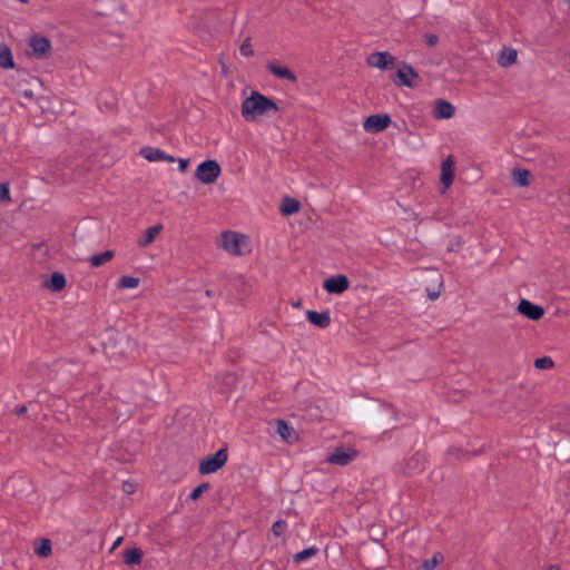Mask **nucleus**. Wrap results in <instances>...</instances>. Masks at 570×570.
<instances>
[{
    "mask_svg": "<svg viewBox=\"0 0 570 570\" xmlns=\"http://www.w3.org/2000/svg\"><path fill=\"white\" fill-rule=\"evenodd\" d=\"M317 553V549L312 547L294 554L293 560L296 563L303 562Z\"/></svg>",
    "mask_w": 570,
    "mask_h": 570,
    "instance_id": "obj_29",
    "label": "nucleus"
},
{
    "mask_svg": "<svg viewBox=\"0 0 570 570\" xmlns=\"http://www.w3.org/2000/svg\"><path fill=\"white\" fill-rule=\"evenodd\" d=\"M517 57H518V52L515 49L504 48L499 53L498 63L504 68L510 67L511 65H513L517 61Z\"/></svg>",
    "mask_w": 570,
    "mask_h": 570,
    "instance_id": "obj_19",
    "label": "nucleus"
},
{
    "mask_svg": "<svg viewBox=\"0 0 570 570\" xmlns=\"http://www.w3.org/2000/svg\"><path fill=\"white\" fill-rule=\"evenodd\" d=\"M209 488V484L208 483H202L199 484L198 487H196L191 493H190V499L193 501H196L205 491H207Z\"/></svg>",
    "mask_w": 570,
    "mask_h": 570,
    "instance_id": "obj_34",
    "label": "nucleus"
},
{
    "mask_svg": "<svg viewBox=\"0 0 570 570\" xmlns=\"http://www.w3.org/2000/svg\"><path fill=\"white\" fill-rule=\"evenodd\" d=\"M454 165L455 160L453 156H449L446 159L442 161L441 165V183L444 188H449L454 179Z\"/></svg>",
    "mask_w": 570,
    "mask_h": 570,
    "instance_id": "obj_12",
    "label": "nucleus"
},
{
    "mask_svg": "<svg viewBox=\"0 0 570 570\" xmlns=\"http://www.w3.org/2000/svg\"><path fill=\"white\" fill-rule=\"evenodd\" d=\"M240 55L244 57L254 56V50L250 43V39L246 38L239 47Z\"/></svg>",
    "mask_w": 570,
    "mask_h": 570,
    "instance_id": "obj_32",
    "label": "nucleus"
},
{
    "mask_svg": "<svg viewBox=\"0 0 570 570\" xmlns=\"http://www.w3.org/2000/svg\"><path fill=\"white\" fill-rule=\"evenodd\" d=\"M568 2L570 3V0H568Z\"/></svg>",
    "mask_w": 570,
    "mask_h": 570,
    "instance_id": "obj_44",
    "label": "nucleus"
},
{
    "mask_svg": "<svg viewBox=\"0 0 570 570\" xmlns=\"http://www.w3.org/2000/svg\"><path fill=\"white\" fill-rule=\"evenodd\" d=\"M122 542V537H119L116 539V541L112 543L111 551L116 550Z\"/></svg>",
    "mask_w": 570,
    "mask_h": 570,
    "instance_id": "obj_39",
    "label": "nucleus"
},
{
    "mask_svg": "<svg viewBox=\"0 0 570 570\" xmlns=\"http://www.w3.org/2000/svg\"><path fill=\"white\" fill-rule=\"evenodd\" d=\"M350 286L345 275H336L324 281L323 288L331 294H341Z\"/></svg>",
    "mask_w": 570,
    "mask_h": 570,
    "instance_id": "obj_8",
    "label": "nucleus"
},
{
    "mask_svg": "<svg viewBox=\"0 0 570 570\" xmlns=\"http://www.w3.org/2000/svg\"><path fill=\"white\" fill-rule=\"evenodd\" d=\"M443 554L440 552H435L431 559H428L423 562L422 567L424 570H433L436 568L439 563L443 561Z\"/></svg>",
    "mask_w": 570,
    "mask_h": 570,
    "instance_id": "obj_30",
    "label": "nucleus"
},
{
    "mask_svg": "<svg viewBox=\"0 0 570 570\" xmlns=\"http://www.w3.org/2000/svg\"><path fill=\"white\" fill-rule=\"evenodd\" d=\"M112 254L114 252H102L101 254L91 256L89 262L91 266L98 267L109 262L114 256Z\"/></svg>",
    "mask_w": 570,
    "mask_h": 570,
    "instance_id": "obj_27",
    "label": "nucleus"
},
{
    "mask_svg": "<svg viewBox=\"0 0 570 570\" xmlns=\"http://www.w3.org/2000/svg\"><path fill=\"white\" fill-rule=\"evenodd\" d=\"M432 282L434 283L433 287H426V294L430 299L435 301L441 295V289L443 287V278L442 275L438 272H432Z\"/></svg>",
    "mask_w": 570,
    "mask_h": 570,
    "instance_id": "obj_18",
    "label": "nucleus"
},
{
    "mask_svg": "<svg viewBox=\"0 0 570 570\" xmlns=\"http://www.w3.org/2000/svg\"><path fill=\"white\" fill-rule=\"evenodd\" d=\"M306 317L314 326L320 327V328H327L331 325L330 311H325V312L307 311Z\"/></svg>",
    "mask_w": 570,
    "mask_h": 570,
    "instance_id": "obj_14",
    "label": "nucleus"
},
{
    "mask_svg": "<svg viewBox=\"0 0 570 570\" xmlns=\"http://www.w3.org/2000/svg\"><path fill=\"white\" fill-rule=\"evenodd\" d=\"M357 456V451L354 449L337 448L327 456V462L345 466L354 461Z\"/></svg>",
    "mask_w": 570,
    "mask_h": 570,
    "instance_id": "obj_7",
    "label": "nucleus"
},
{
    "mask_svg": "<svg viewBox=\"0 0 570 570\" xmlns=\"http://www.w3.org/2000/svg\"><path fill=\"white\" fill-rule=\"evenodd\" d=\"M531 173L523 168H514L512 170V180L519 187H527L530 185Z\"/></svg>",
    "mask_w": 570,
    "mask_h": 570,
    "instance_id": "obj_20",
    "label": "nucleus"
},
{
    "mask_svg": "<svg viewBox=\"0 0 570 570\" xmlns=\"http://www.w3.org/2000/svg\"><path fill=\"white\" fill-rule=\"evenodd\" d=\"M0 67L4 69H12L14 67L11 50L6 43H0Z\"/></svg>",
    "mask_w": 570,
    "mask_h": 570,
    "instance_id": "obj_21",
    "label": "nucleus"
},
{
    "mask_svg": "<svg viewBox=\"0 0 570 570\" xmlns=\"http://www.w3.org/2000/svg\"><path fill=\"white\" fill-rule=\"evenodd\" d=\"M139 155L142 156L148 161H160V160H165L168 163L175 161V157L167 155L164 150H161L159 148L150 147V146H145V147L140 148Z\"/></svg>",
    "mask_w": 570,
    "mask_h": 570,
    "instance_id": "obj_10",
    "label": "nucleus"
},
{
    "mask_svg": "<svg viewBox=\"0 0 570 570\" xmlns=\"http://www.w3.org/2000/svg\"><path fill=\"white\" fill-rule=\"evenodd\" d=\"M393 56L387 51L373 52L367 58V63L371 67L384 70L389 65L393 63Z\"/></svg>",
    "mask_w": 570,
    "mask_h": 570,
    "instance_id": "obj_13",
    "label": "nucleus"
},
{
    "mask_svg": "<svg viewBox=\"0 0 570 570\" xmlns=\"http://www.w3.org/2000/svg\"><path fill=\"white\" fill-rule=\"evenodd\" d=\"M299 210V202L294 199V198H289V197H285L284 198V202L281 206V212L283 215L285 216H288V215H293L295 213H297Z\"/></svg>",
    "mask_w": 570,
    "mask_h": 570,
    "instance_id": "obj_23",
    "label": "nucleus"
},
{
    "mask_svg": "<svg viewBox=\"0 0 570 570\" xmlns=\"http://www.w3.org/2000/svg\"><path fill=\"white\" fill-rule=\"evenodd\" d=\"M140 281L134 276H121L117 282V287L121 289H131L138 287Z\"/></svg>",
    "mask_w": 570,
    "mask_h": 570,
    "instance_id": "obj_26",
    "label": "nucleus"
},
{
    "mask_svg": "<svg viewBox=\"0 0 570 570\" xmlns=\"http://www.w3.org/2000/svg\"><path fill=\"white\" fill-rule=\"evenodd\" d=\"M51 541L49 539H42L39 546L36 547L35 552L39 557H48L51 554Z\"/></svg>",
    "mask_w": 570,
    "mask_h": 570,
    "instance_id": "obj_28",
    "label": "nucleus"
},
{
    "mask_svg": "<svg viewBox=\"0 0 570 570\" xmlns=\"http://www.w3.org/2000/svg\"><path fill=\"white\" fill-rule=\"evenodd\" d=\"M396 77L397 79H394L396 85L409 88H414L417 85V80L420 78L414 68L405 62L403 63V67L397 70Z\"/></svg>",
    "mask_w": 570,
    "mask_h": 570,
    "instance_id": "obj_6",
    "label": "nucleus"
},
{
    "mask_svg": "<svg viewBox=\"0 0 570 570\" xmlns=\"http://www.w3.org/2000/svg\"><path fill=\"white\" fill-rule=\"evenodd\" d=\"M279 110L275 101L254 90L242 102V117L246 121H256L262 116L271 117Z\"/></svg>",
    "mask_w": 570,
    "mask_h": 570,
    "instance_id": "obj_1",
    "label": "nucleus"
},
{
    "mask_svg": "<svg viewBox=\"0 0 570 570\" xmlns=\"http://www.w3.org/2000/svg\"><path fill=\"white\" fill-rule=\"evenodd\" d=\"M161 225H155L145 232L144 236L138 239V245L145 247L151 243V240L157 236V234L161 230Z\"/></svg>",
    "mask_w": 570,
    "mask_h": 570,
    "instance_id": "obj_25",
    "label": "nucleus"
},
{
    "mask_svg": "<svg viewBox=\"0 0 570 570\" xmlns=\"http://www.w3.org/2000/svg\"><path fill=\"white\" fill-rule=\"evenodd\" d=\"M276 432L286 442H292L295 434V430L283 420L277 421Z\"/></svg>",
    "mask_w": 570,
    "mask_h": 570,
    "instance_id": "obj_22",
    "label": "nucleus"
},
{
    "mask_svg": "<svg viewBox=\"0 0 570 570\" xmlns=\"http://www.w3.org/2000/svg\"><path fill=\"white\" fill-rule=\"evenodd\" d=\"M220 175V166L216 160H205L197 166L195 176L203 184H213Z\"/></svg>",
    "mask_w": 570,
    "mask_h": 570,
    "instance_id": "obj_3",
    "label": "nucleus"
},
{
    "mask_svg": "<svg viewBox=\"0 0 570 570\" xmlns=\"http://www.w3.org/2000/svg\"><path fill=\"white\" fill-rule=\"evenodd\" d=\"M299 305H301V302H297L294 304L295 307H299Z\"/></svg>",
    "mask_w": 570,
    "mask_h": 570,
    "instance_id": "obj_43",
    "label": "nucleus"
},
{
    "mask_svg": "<svg viewBox=\"0 0 570 570\" xmlns=\"http://www.w3.org/2000/svg\"><path fill=\"white\" fill-rule=\"evenodd\" d=\"M26 411H27L26 406H21V407H19V409L17 410V414H18V415H21V414H23Z\"/></svg>",
    "mask_w": 570,
    "mask_h": 570,
    "instance_id": "obj_41",
    "label": "nucleus"
},
{
    "mask_svg": "<svg viewBox=\"0 0 570 570\" xmlns=\"http://www.w3.org/2000/svg\"><path fill=\"white\" fill-rule=\"evenodd\" d=\"M10 188L8 183L0 184V203L10 202Z\"/></svg>",
    "mask_w": 570,
    "mask_h": 570,
    "instance_id": "obj_33",
    "label": "nucleus"
},
{
    "mask_svg": "<svg viewBox=\"0 0 570 570\" xmlns=\"http://www.w3.org/2000/svg\"><path fill=\"white\" fill-rule=\"evenodd\" d=\"M391 122L392 119L387 114H375L364 120L363 128L366 132L379 134L384 131Z\"/></svg>",
    "mask_w": 570,
    "mask_h": 570,
    "instance_id": "obj_5",
    "label": "nucleus"
},
{
    "mask_svg": "<svg viewBox=\"0 0 570 570\" xmlns=\"http://www.w3.org/2000/svg\"><path fill=\"white\" fill-rule=\"evenodd\" d=\"M249 237L245 234L226 230L222 234L220 247L223 249H240L248 247Z\"/></svg>",
    "mask_w": 570,
    "mask_h": 570,
    "instance_id": "obj_4",
    "label": "nucleus"
},
{
    "mask_svg": "<svg viewBox=\"0 0 570 570\" xmlns=\"http://www.w3.org/2000/svg\"><path fill=\"white\" fill-rule=\"evenodd\" d=\"M273 564L272 563H266V564H263L262 566V570H273Z\"/></svg>",
    "mask_w": 570,
    "mask_h": 570,
    "instance_id": "obj_40",
    "label": "nucleus"
},
{
    "mask_svg": "<svg viewBox=\"0 0 570 570\" xmlns=\"http://www.w3.org/2000/svg\"><path fill=\"white\" fill-rule=\"evenodd\" d=\"M24 95H26L27 97H31V96H32V92H31V91H26V92H24Z\"/></svg>",
    "mask_w": 570,
    "mask_h": 570,
    "instance_id": "obj_42",
    "label": "nucleus"
},
{
    "mask_svg": "<svg viewBox=\"0 0 570 570\" xmlns=\"http://www.w3.org/2000/svg\"><path fill=\"white\" fill-rule=\"evenodd\" d=\"M227 450L225 448L219 449L216 453L206 456L199 462V473L210 474L217 472L227 462Z\"/></svg>",
    "mask_w": 570,
    "mask_h": 570,
    "instance_id": "obj_2",
    "label": "nucleus"
},
{
    "mask_svg": "<svg viewBox=\"0 0 570 570\" xmlns=\"http://www.w3.org/2000/svg\"><path fill=\"white\" fill-rule=\"evenodd\" d=\"M122 491L127 494H131L136 491V485L131 482L125 481L121 485Z\"/></svg>",
    "mask_w": 570,
    "mask_h": 570,
    "instance_id": "obj_37",
    "label": "nucleus"
},
{
    "mask_svg": "<svg viewBox=\"0 0 570 570\" xmlns=\"http://www.w3.org/2000/svg\"><path fill=\"white\" fill-rule=\"evenodd\" d=\"M454 112L455 108L451 102L444 99H438L435 101L434 117L436 119H450L454 116Z\"/></svg>",
    "mask_w": 570,
    "mask_h": 570,
    "instance_id": "obj_16",
    "label": "nucleus"
},
{
    "mask_svg": "<svg viewBox=\"0 0 570 570\" xmlns=\"http://www.w3.org/2000/svg\"><path fill=\"white\" fill-rule=\"evenodd\" d=\"M188 165H189V159L180 158L178 160V169H179V171H181V173L186 171L187 168H188Z\"/></svg>",
    "mask_w": 570,
    "mask_h": 570,
    "instance_id": "obj_38",
    "label": "nucleus"
},
{
    "mask_svg": "<svg viewBox=\"0 0 570 570\" xmlns=\"http://www.w3.org/2000/svg\"><path fill=\"white\" fill-rule=\"evenodd\" d=\"M142 553L139 549H128L124 553V562L128 566L139 564L141 562Z\"/></svg>",
    "mask_w": 570,
    "mask_h": 570,
    "instance_id": "obj_24",
    "label": "nucleus"
},
{
    "mask_svg": "<svg viewBox=\"0 0 570 570\" xmlns=\"http://www.w3.org/2000/svg\"><path fill=\"white\" fill-rule=\"evenodd\" d=\"M266 68L275 77H278V78H282V79H286V80H289L292 82H295L297 80L296 75L292 70H289L287 67L279 66V65L271 62V63L267 65Z\"/></svg>",
    "mask_w": 570,
    "mask_h": 570,
    "instance_id": "obj_17",
    "label": "nucleus"
},
{
    "mask_svg": "<svg viewBox=\"0 0 570 570\" xmlns=\"http://www.w3.org/2000/svg\"><path fill=\"white\" fill-rule=\"evenodd\" d=\"M424 39H425V43L429 47H434L439 42V36L434 35V33H426V35H424Z\"/></svg>",
    "mask_w": 570,
    "mask_h": 570,
    "instance_id": "obj_36",
    "label": "nucleus"
},
{
    "mask_svg": "<svg viewBox=\"0 0 570 570\" xmlns=\"http://www.w3.org/2000/svg\"><path fill=\"white\" fill-rule=\"evenodd\" d=\"M67 281L62 273L55 272L49 277L45 278L42 282V286L52 292L58 293L61 292L66 287Z\"/></svg>",
    "mask_w": 570,
    "mask_h": 570,
    "instance_id": "obj_11",
    "label": "nucleus"
},
{
    "mask_svg": "<svg viewBox=\"0 0 570 570\" xmlns=\"http://www.w3.org/2000/svg\"><path fill=\"white\" fill-rule=\"evenodd\" d=\"M287 524L283 520H277L272 527V531L276 537H279L286 529Z\"/></svg>",
    "mask_w": 570,
    "mask_h": 570,
    "instance_id": "obj_35",
    "label": "nucleus"
},
{
    "mask_svg": "<svg viewBox=\"0 0 570 570\" xmlns=\"http://www.w3.org/2000/svg\"><path fill=\"white\" fill-rule=\"evenodd\" d=\"M534 366L539 370L551 368L553 366V361L549 356H543L534 361Z\"/></svg>",
    "mask_w": 570,
    "mask_h": 570,
    "instance_id": "obj_31",
    "label": "nucleus"
},
{
    "mask_svg": "<svg viewBox=\"0 0 570 570\" xmlns=\"http://www.w3.org/2000/svg\"><path fill=\"white\" fill-rule=\"evenodd\" d=\"M518 312L532 321L540 320L544 314V309L541 306L535 305L528 299L520 301Z\"/></svg>",
    "mask_w": 570,
    "mask_h": 570,
    "instance_id": "obj_9",
    "label": "nucleus"
},
{
    "mask_svg": "<svg viewBox=\"0 0 570 570\" xmlns=\"http://www.w3.org/2000/svg\"><path fill=\"white\" fill-rule=\"evenodd\" d=\"M29 45L37 57H43L51 50V43L46 37H32Z\"/></svg>",
    "mask_w": 570,
    "mask_h": 570,
    "instance_id": "obj_15",
    "label": "nucleus"
}]
</instances>
